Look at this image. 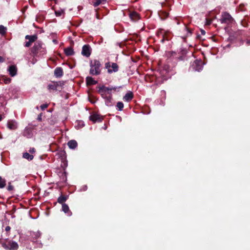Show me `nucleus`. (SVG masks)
<instances>
[{"label":"nucleus","instance_id":"nucleus-1","mask_svg":"<svg viewBox=\"0 0 250 250\" xmlns=\"http://www.w3.org/2000/svg\"><path fill=\"white\" fill-rule=\"evenodd\" d=\"M102 64L97 60H93L90 62L89 73L92 75H99L101 73Z\"/></svg>","mask_w":250,"mask_h":250},{"label":"nucleus","instance_id":"nucleus-2","mask_svg":"<svg viewBox=\"0 0 250 250\" xmlns=\"http://www.w3.org/2000/svg\"><path fill=\"white\" fill-rule=\"evenodd\" d=\"M220 21L221 23L227 24H231L234 21V19L231 15L227 12L222 13Z\"/></svg>","mask_w":250,"mask_h":250},{"label":"nucleus","instance_id":"nucleus-3","mask_svg":"<svg viewBox=\"0 0 250 250\" xmlns=\"http://www.w3.org/2000/svg\"><path fill=\"white\" fill-rule=\"evenodd\" d=\"M105 68L107 69V72L111 74L116 72L119 70V66L116 63L107 62L105 63Z\"/></svg>","mask_w":250,"mask_h":250},{"label":"nucleus","instance_id":"nucleus-4","mask_svg":"<svg viewBox=\"0 0 250 250\" xmlns=\"http://www.w3.org/2000/svg\"><path fill=\"white\" fill-rule=\"evenodd\" d=\"M117 87L116 86L106 87L104 86H102L99 88L98 91L102 96H104L106 95V93L109 95H111V91L112 90L115 91L117 89Z\"/></svg>","mask_w":250,"mask_h":250},{"label":"nucleus","instance_id":"nucleus-5","mask_svg":"<svg viewBox=\"0 0 250 250\" xmlns=\"http://www.w3.org/2000/svg\"><path fill=\"white\" fill-rule=\"evenodd\" d=\"M91 53V48L89 44H85L83 46L82 54L83 56L88 57Z\"/></svg>","mask_w":250,"mask_h":250},{"label":"nucleus","instance_id":"nucleus-6","mask_svg":"<svg viewBox=\"0 0 250 250\" xmlns=\"http://www.w3.org/2000/svg\"><path fill=\"white\" fill-rule=\"evenodd\" d=\"M34 127L32 126H27L23 132V135L28 138H30L33 135Z\"/></svg>","mask_w":250,"mask_h":250},{"label":"nucleus","instance_id":"nucleus-7","mask_svg":"<svg viewBox=\"0 0 250 250\" xmlns=\"http://www.w3.org/2000/svg\"><path fill=\"white\" fill-rule=\"evenodd\" d=\"M42 48V42H37L34 44V46L32 47L31 51L33 54H36L38 53L40 49H41Z\"/></svg>","mask_w":250,"mask_h":250},{"label":"nucleus","instance_id":"nucleus-8","mask_svg":"<svg viewBox=\"0 0 250 250\" xmlns=\"http://www.w3.org/2000/svg\"><path fill=\"white\" fill-rule=\"evenodd\" d=\"M7 71L11 77H14L17 74V67L15 65H10L7 69Z\"/></svg>","mask_w":250,"mask_h":250},{"label":"nucleus","instance_id":"nucleus-9","mask_svg":"<svg viewBox=\"0 0 250 250\" xmlns=\"http://www.w3.org/2000/svg\"><path fill=\"white\" fill-rule=\"evenodd\" d=\"M203 67L202 62L200 61H195L192 65V68L195 71H200Z\"/></svg>","mask_w":250,"mask_h":250},{"label":"nucleus","instance_id":"nucleus-10","mask_svg":"<svg viewBox=\"0 0 250 250\" xmlns=\"http://www.w3.org/2000/svg\"><path fill=\"white\" fill-rule=\"evenodd\" d=\"M89 119L94 123L101 122L103 120V118L98 114H94L89 116Z\"/></svg>","mask_w":250,"mask_h":250},{"label":"nucleus","instance_id":"nucleus-11","mask_svg":"<svg viewBox=\"0 0 250 250\" xmlns=\"http://www.w3.org/2000/svg\"><path fill=\"white\" fill-rule=\"evenodd\" d=\"M58 175L60 178V182L65 183L67 180L66 173L65 171H60L58 173Z\"/></svg>","mask_w":250,"mask_h":250},{"label":"nucleus","instance_id":"nucleus-12","mask_svg":"<svg viewBox=\"0 0 250 250\" xmlns=\"http://www.w3.org/2000/svg\"><path fill=\"white\" fill-rule=\"evenodd\" d=\"M63 70L61 67H57L54 70V75L57 78H61L63 75Z\"/></svg>","mask_w":250,"mask_h":250},{"label":"nucleus","instance_id":"nucleus-13","mask_svg":"<svg viewBox=\"0 0 250 250\" xmlns=\"http://www.w3.org/2000/svg\"><path fill=\"white\" fill-rule=\"evenodd\" d=\"M61 85V82H52L48 85V89L49 90H56L57 87Z\"/></svg>","mask_w":250,"mask_h":250},{"label":"nucleus","instance_id":"nucleus-14","mask_svg":"<svg viewBox=\"0 0 250 250\" xmlns=\"http://www.w3.org/2000/svg\"><path fill=\"white\" fill-rule=\"evenodd\" d=\"M7 126L9 129L15 130L17 128V123L14 121H10L7 123Z\"/></svg>","mask_w":250,"mask_h":250},{"label":"nucleus","instance_id":"nucleus-15","mask_svg":"<svg viewBox=\"0 0 250 250\" xmlns=\"http://www.w3.org/2000/svg\"><path fill=\"white\" fill-rule=\"evenodd\" d=\"M102 97L104 99L105 104L107 106H111L113 105L112 103L111 96L109 95V96H107L106 95H105L104 96H102Z\"/></svg>","mask_w":250,"mask_h":250},{"label":"nucleus","instance_id":"nucleus-16","mask_svg":"<svg viewBox=\"0 0 250 250\" xmlns=\"http://www.w3.org/2000/svg\"><path fill=\"white\" fill-rule=\"evenodd\" d=\"M19 248L18 243L15 241H10L9 242V250H17Z\"/></svg>","mask_w":250,"mask_h":250},{"label":"nucleus","instance_id":"nucleus-17","mask_svg":"<svg viewBox=\"0 0 250 250\" xmlns=\"http://www.w3.org/2000/svg\"><path fill=\"white\" fill-rule=\"evenodd\" d=\"M62 210L68 216H70L72 214V212L70 211L69 207L66 204H62Z\"/></svg>","mask_w":250,"mask_h":250},{"label":"nucleus","instance_id":"nucleus-18","mask_svg":"<svg viewBox=\"0 0 250 250\" xmlns=\"http://www.w3.org/2000/svg\"><path fill=\"white\" fill-rule=\"evenodd\" d=\"M67 145L70 149H74L77 147L78 144L76 141L72 140L68 142Z\"/></svg>","mask_w":250,"mask_h":250},{"label":"nucleus","instance_id":"nucleus-19","mask_svg":"<svg viewBox=\"0 0 250 250\" xmlns=\"http://www.w3.org/2000/svg\"><path fill=\"white\" fill-rule=\"evenodd\" d=\"M133 97V95L132 92H127L123 97V100L126 102L131 101Z\"/></svg>","mask_w":250,"mask_h":250},{"label":"nucleus","instance_id":"nucleus-20","mask_svg":"<svg viewBox=\"0 0 250 250\" xmlns=\"http://www.w3.org/2000/svg\"><path fill=\"white\" fill-rule=\"evenodd\" d=\"M129 17L132 21H135L139 19V15L137 12H133L129 14Z\"/></svg>","mask_w":250,"mask_h":250},{"label":"nucleus","instance_id":"nucleus-21","mask_svg":"<svg viewBox=\"0 0 250 250\" xmlns=\"http://www.w3.org/2000/svg\"><path fill=\"white\" fill-rule=\"evenodd\" d=\"M86 81L87 84L88 85L95 84L97 83V81L94 80L92 77L90 76L86 78Z\"/></svg>","mask_w":250,"mask_h":250},{"label":"nucleus","instance_id":"nucleus-22","mask_svg":"<svg viewBox=\"0 0 250 250\" xmlns=\"http://www.w3.org/2000/svg\"><path fill=\"white\" fill-rule=\"evenodd\" d=\"M25 39L28 40L30 42H33L38 39L37 35H26L25 37Z\"/></svg>","mask_w":250,"mask_h":250},{"label":"nucleus","instance_id":"nucleus-23","mask_svg":"<svg viewBox=\"0 0 250 250\" xmlns=\"http://www.w3.org/2000/svg\"><path fill=\"white\" fill-rule=\"evenodd\" d=\"M30 235L34 239H37L40 238L41 236V233L39 231H32L30 233Z\"/></svg>","mask_w":250,"mask_h":250},{"label":"nucleus","instance_id":"nucleus-24","mask_svg":"<svg viewBox=\"0 0 250 250\" xmlns=\"http://www.w3.org/2000/svg\"><path fill=\"white\" fill-rule=\"evenodd\" d=\"M64 51L66 56H71L74 54V51L71 47L66 48Z\"/></svg>","mask_w":250,"mask_h":250},{"label":"nucleus","instance_id":"nucleus-25","mask_svg":"<svg viewBox=\"0 0 250 250\" xmlns=\"http://www.w3.org/2000/svg\"><path fill=\"white\" fill-rule=\"evenodd\" d=\"M64 12H65V9H61V8L57 9L55 11V15L57 17H60L62 15H64Z\"/></svg>","mask_w":250,"mask_h":250},{"label":"nucleus","instance_id":"nucleus-26","mask_svg":"<svg viewBox=\"0 0 250 250\" xmlns=\"http://www.w3.org/2000/svg\"><path fill=\"white\" fill-rule=\"evenodd\" d=\"M67 198L68 196H67L61 195L58 198V202L62 205V204H64V202L66 201Z\"/></svg>","mask_w":250,"mask_h":250},{"label":"nucleus","instance_id":"nucleus-27","mask_svg":"<svg viewBox=\"0 0 250 250\" xmlns=\"http://www.w3.org/2000/svg\"><path fill=\"white\" fill-rule=\"evenodd\" d=\"M22 156L24 158H25L29 161L32 160L34 158V156L33 155L30 154L27 152H25V153H23Z\"/></svg>","mask_w":250,"mask_h":250},{"label":"nucleus","instance_id":"nucleus-28","mask_svg":"<svg viewBox=\"0 0 250 250\" xmlns=\"http://www.w3.org/2000/svg\"><path fill=\"white\" fill-rule=\"evenodd\" d=\"M6 185V180L0 176V188H2Z\"/></svg>","mask_w":250,"mask_h":250},{"label":"nucleus","instance_id":"nucleus-29","mask_svg":"<svg viewBox=\"0 0 250 250\" xmlns=\"http://www.w3.org/2000/svg\"><path fill=\"white\" fill-rule=\"evenodd\" d=\"M116 107L118 110L122 111L124 108V104L122 102H119L117 104Z\"/></svg>","mask_w":250,"mask_h":250},{"label":"nucleus","instance_id":"nucleus-30","mask_svg":"<svg viewBox=\"0 0 250 250\" xmlns=\"http://www.w3.org/2000/svg\"><path fill=\"white\" fill-rule=\"evenodd\" d=\"M77 127L78 128H81L84 126V122L82 121H77Z\"/></svg>","mask_w":250,"mask_h":250},{"label":"nucleus","instance_id":"nucleus-31","mask_svg":"<svg viewBox=\"0 0 250 250\" xmlns=\"http://www.w3.org/2000/svg\"><path fill=\"white\" fill-rule=\"evenodd\" d=\"M106 0H96V1L94 3L93 5L94 7H97L99 5H100L101 3L105 2Z\"/></svg>","mask_w":250,"mask_h":250},{"label":"nucleus","instance_id":"nucleus-32","mask_svg":"<svg viewBox=\"0 0 250 250\" xmlns=\"http://www.w3.org/2000/svg\"><path fill=\"white\" fill-rule=\"evenodd\" d=\"M6 28L4 26L0 25V33L3 35L6 33Z\"/></svg>","mask_w":250,"mask_h":250},{"label":"nucleus","instance_id":"nucleus-33","mask_svg":"<svg viewBox=\"0 0 250 250\" xmlns=\"http://www.w3.org/2000/svg\"><path fill=\"white\" fill-rule=\"evenodd\" d=\"M13 188H14V187H13V186L11 185V183H9L8 187H7V190L9 191H11V190H12L13 189Z\"/></svg>","mask_w":250,"mask_h":250},{"label":"nucleus","instance_id":"nucleus-34","mask_svg":"<svg viewBox=\"0 0 250 250\" xmlns=\"http://www.w3.org/2000/svg\"><path fill=\"white\" fill-rule=\"evenodd\" d=\"M11 79L9 78L4 79V82L5 83L8 84L10 83Z\"/></svg>","mask_w":250,"mask_h":250},{"label":"nucleus","instance_id":"nucleus-35","mask_svg":"<svg viewBox=\"0 0 250 250\" xmlns=\"http://www.w3.org/2000/svg\"><path fill=\"white\" fill-rule=\"evenodd\" d=\"M2 231V225L1 223L0 222V240L1 239L2 237L1 233Z\"/></svg>","mask_w":250,"mask_h":250},{"label":"nucleus","instance_id":"nucleus-36","mask_svg":"<svg viewBox=\"0 0 250 250\" xmlns=\"http://www.w3.org/2000/svg\"><path fill=\"white\" fill-rule=\"evenodd\" d=\"M47 106V104H43L41 105L40 107L42 110H44V109L46 108Z\"/></svg>","mask_w":250,"mask_h":250},{"label":"nucleus","instance_id":"nucleus-37","mask_svg":"<svg viewBox=\"0 0 250 250\" xmlns=\"http://www.w3.org/2000/svg\"><path fill=\"white\" fill-rule=\"evenodd\" d=\"M32 43V42H30V41H28V42H25V43L24 44V46H25L26 47H28L31 45Z\"/></svg>","mask_w":250,"mask_h":250},{"label":"nucleus","instance_id":"nucleus-38","mask_svg":"<svg viewBox=\"0 0 250 250\" xmlns=\"http://www.w3.org/2000/svg\"><path fill=\"white\" fill-rule=\"evenodd\" d=\"M2 247L6 250H9V244L7 245L5 243H2Z\"/></svg>","mask_w":250,"mask_h":250},{"label":"nucleus","instance_id":"nucleus-39","mask_svg":"<svg viewBox=\"0 0 250 250\" xmlns=\"http://www.w3.org/2000/svg\"><path fill=\"white\" fill-rule=\"evenodd\" d=\"M42 113L38 115V118H37V120H38L39 121H42Z\"/></svg>","mask_w":250,"mask_h":250},{"label":"nucleus","instance_id":"nucleus-40","mask_svg":"<svg viewBox=\"0 0 250 250\" xmlns=\"http://www.w3.org/2000/svg\"><path fill=\"white\" fill-rule=\"evenodd\" d=\"M29 151L31 153H34L35 152V149L34 147L30 148Z\"/></svg>","mask_w":250,"mask_h":250},{"label":"nucleus","instance_id":"nucleus-41","mask_svg":"<svg viewBox=\"0 0 250 250\" xmlns=\"http://www.w3.org/2000/svg\"><path fill=\"white\" fill-rule=\"evenodd\" d=\"M11 229V228L9 226H6L5 228V230L7 232H9Z\"/></svg>","mask_w":250,"mask_h":250},{"label":"nucleus","instance_id":"nucleus-42","mask_svg":"<svg viewBox=\"0 0 250 250\" xmlns=\"http://www.w3.org/2000/svg\"><path fill=\"white\" fill-rule=\"evenodd\" d=\"M5 61L4 58L0 56V63L3 62Z\"/></svg>","mask_w":250,"mask_h":250},{"label":"nucleus","instance_id":"nucleus-43","mask_svg":"<svg viewBox=\"0 0 250 250\" xmlns=\"http://www.w3.org/2000/svg\"><path fill=\"white\" fill-rule=\"evenodd\" d=\"M201 32L202 35H205L206 32H205V31L204 30L201 29Z\"/></svg>","mask_w":250,"mask_h":250},{"label":"nucleus","instance_id":"nucleus-44","mask_svg":"<svg viewBox=\"0 0 250 250\" xmlns=\"http://www.w3.org/2000/svg\"><path fill=\"white\" fill-rule=\"evenodd\" d=\"M246 44H247L248 45H250V41H249V40H247V41H246Z\"/></svg>","mask_w":250,"mask_h":250},{"label":"nucleus","instance_id":"nucleus-45","mask_svg":"<svg viewBox=\"0 0 250 250\" xmlns=\"http://www.w3.org/2000/svg\"><path fill=\"white\" fill-rule=\"evenodd\" d=\"M53 42L55 43H56V44H57V43H58L57 41V40H54L53 41Z\"/></svg>","mask_w":250,"mask_h":250},{"label":"nucleus","instance_id":"nucleus-46","mask_svg":"<svg viewBox=\"0 0 250 250\" xmlns=\"http://www.w3.org/2000/svg\"><path fill=\"white\" fill-rule=\"evenodd\" d=\"M2 120V117L0 115V121Z\"/></svg>","mask_w":250,"mask_h":250},{"label":"nucleus","instance_id":"nucleus-47","mask_svg":"<svg viewBox=\"0 0 250 250\" xmlns=\"http://www.w3.org/2000/svg\"><path fill=\"white\" fill-rule=\"evenodd\" d=\"M1 99H3V97L0 96V101L1 100Z\"/></svg>","mask_w":250,"mask_h":250}]
</instances>
